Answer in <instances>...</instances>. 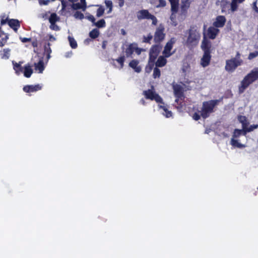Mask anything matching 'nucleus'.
<instances>
[{
	"label": "nucleus",
	"mask_w": 258,
	"mask_h": 258,
	"mask_svg": "<svg viewBox=\"0 0 258 258\" xmlns=\"http://www.w3.org/2000/svg\"><path fill=\"white\" fill-rule=\"evenodd\" d=\"M22 63V62L21 61H20L18 63L15 62V61H12V63L13 64V69L15 70L16 74L18 75H20L23 72L24 69L21 66Z\"/></svg>",
	"instance_id": "obj_21"
},
{
	"label": "nucleus",
	"mask_w": 258,
	"mask_h": 258,
	"mask_svg": "<svg viewBox=\"0 0 258 258\" xmlns=\"http://www.w3.org/2000/svg\"><path fill=\"white\" fill-rule=\"evenodd\" d=\"M184 37L186 38L184 41L185 46L190 49L196 47L201 38V34L198 27L191 25L184 32Z\"/></svg>",
	"instance_id": "obj_1"
},
{
	"label": "nucleus",
	"mask_w": 258,
	"mask_h": 258,
	"mask_svg": "<svg viewBox=\"0 0 258 258\" xmlns=\"http://www.w3.org/2000/svg\"><path fill=\"white\" fill-rule=\"evenodd\" d=\"M107 44V41H106V40H104L102 42V48L103 49H106V45Z\"/></svg>",
	"instance_id": "obj_55"
},
{
	"label": "nucleus",
	"mask_w": 258,
	"mask_h": 258,
	"mask_svg": "<svg viewBox=\"0 0 258 258\" xmlns=\"http://www.w3.org/2000/svg\"><path fill=\"white\" fill-rule=\"evenodd\" d=\"M154 63L155 61H152V59L149 58L148 64L145 68L146 72L147 73H150L153 69V68L154 66Z\"/></svg>",
	"instance_id": "obj_32"
},
{
	"label": "nucleus",
	"mask_w": 258,
	"mask_h": 258,
	"mask_svg": "<svg viewBox=\"0 0 258 258\" xmlns=\"http://www.w3.org/2000/svg\"><path fill=\"white\" fill-rule=\"evenodd\" d=\"M161 75L160 70L156 67L154 68L153 76L154 78H159Z\"/></svg>",
	"instance_id": "obj_40"
},
{
	"label": "nucleus",
	"mask_w": 258,
	"mask_h": 258,
	"mask_svg": "<svg viewBox=\"0 0 258 258\" xmlns=\"http://www.w3.org/2000/svg\"><path fill=\"white\" fill-rule=\"evenodd\" d=\"M159 107L162 108L165 111V114H164V115L166 116V117H170L172 116V112L171 111L168 110L166 106L163 105H160Z\"/></svg>",
	"instance_id": "obj_37"
},
{
	"label": "nucleus",
	"mask_w": 258,
	"mask_h": 258,
	"mask_svg": "<svg viewBox=\"0 0 258 258\" xmlns=\"http://www.w3.org/2000/svg\"><path fill=\"white\" fill-rule=\"evenodd\" d=\"M2 37H0V40H2Z\"/></svg>",
	"instance_id": "obj_64"
},
{
	"label": "nucleus",
	"mask_w": 258,
	"mask_h": 258,
	"mask_svg": "<svg viewBox=\"0 0 258 258\" xmlns=\"http://www.w3.org/2000/svg\"><path fill=\"white\" fill-rule=\"evenodd\" d=\"M233 58H235L237 60L243 61L242 59L240 58V54L239 52H237L235 57H233Z\"/></svg>",
	"instance_id": "obj_54"
},
{
	"label": "nucleus",
	"mask_w": 258,
	"mask_h": 258,
	"mask_svg": "<svg viewBox=\"0 0 258 258\" xmlns=\"http://www.w3.org/2000/svg\"><path fill=\"white\" fill-rule=\"evenodd\" d=\"M59 20V18L55 13H52L49 18V22L50 23H56L57 21H58Z\"/></svg>",
	"instance_id": "obj_31"
},
{
	"label": "nucleus",
	"mask_w": 258,
	"mask_h": 258,
	"mask_svg": "<svg viewBox=\"0 0 258 258\" xmlns=\"http://www.w3.org/2000/svg\"><path fill=\"white\" fill-rule=\"evenodd\" d=\"M35 70H38L39 73H42L44 70V62L42 59L39 60L37 63H34Z\"/></svg>",
	"instance_id": "obj_24"
},
{
	"label": "nucleus",
	"mask_w": 258,
	"mask_h": 258,
	"mask_svg": "<svg viewBox=\"0 0 258 258\" xmlns=\"http://www.w3.org/2000/svg\"><path fill=\"white\" fill-rule=\"evenodd\" d=\"M201 114H199L198 112H195L193 114L192 118L194 120L197 121L199 120L201 118Z\"/></svg>",
	"instance_id": "obj_49"
},
{
	"label": "nucleus",
	"mask_w": 258,
	"mask_h": 258,
	"mask_svg": "<svg viewBox=\"0 0 258 258\" xmlns=\"http://www.w3.org/2000/svg\"><path fill=\"white\" fill-rule=\"evenodd\" d=\"M222 100L223 98L222 97L219 99L211 100L203 102L201 111V116L204 119L208 118L211 113L214 112V108L218 105Z\"/></svg>",
	"instance_id": "obj_4"
},
{
	"label": "nucleus",
	"mask_w": 258,
	"mask_h": 258,
	"mask_svg": "<svg viewBox=\"0 0 258 258\" xmlns=\"http://www.w3.org/2000/svg\"><path fill=\"white\" fill-rule=\"evenodd\" d=\"M139 63V62L138 60L133 59L130 62L129 66L133 69L136 72L140 73L142 70V68L140 66H138Z\"/></svg>",
	"instance_id": "obj_20"
},
{
	"label": "nucleus",
	"mask_w": 258,
	"mask_h": 258,
	"mask_svg": "<svg viewBox=\"0 0 258 258\" xmlns=\"http://www.w3.org/2000/svg\"><path fill=\"white\" fill-rule=\"evenodd\" d=\"M44 53L46 54L47 59L50 57V53H51V49L50 48V43L48 42L46 43L44 46Z\"/></svg>",
	"instance_id": "obj_29"
},
{
	"label": "nucleus",
	"mask_w": 258,
	"mask_h": 258,
	"mask_svg": "<svg viewBox=\"0 0 258 258\" xmlns=\"http://www.w3.org/2000/svg\"><path fill=\"white\" fill-rule=\"evenodd\" d=\"M258 79V68H255L247 74L241 81L238 87L239 94L243 93L246 89Z\"/></svg>",
	"instance_id": "obj_3"
},
{
	"label": "nucleus",
	"mask_w": 258,
	"mask_h": 258,
	"mask_svg": "<svg viewBox=\"0 0 258 258\" xmlns=\"http://www.w3.org/2000/svg\"><path fill=\"white\" fill-rule=\"evenodd\" d=\"M252 9L257 13H258V7H257V0L253 2L252 4Z\"/></svg>",
	"instance_id": "obj_48"
},
{
	"label": "nucleus",
	"mask_w": 258,
	"mask_h": 258,
	"mask_svg": "<svg viewBox=\"0 0 258 258\" xmlns=\"http://www.w3.org/2000/svg\"><path fill=\"white\" fill-rule=\"evenodd\" d=\"M226 21V18L224 16H218L216 17L215 21L213 23V25L217 28H221L225 25Z\"/></svg>",
	"instance_id": "obj_17"
},
{
	"label": "nucleus",
	"mask_w": 258,
	"mask_h": 258,
	"mask_svg": "<svg viewBox=\"0 0 258 258\" xmlns=\"http://www.w3.org/2000/svg\"><path fill=\"white\" fill-rule=\"evenodd\" d=\"M121 34L123 35H125L126 34V32L124 30L121 29Z\"/></svg>",
	"instance_id": "obj_61"
},
{
	"label": "nucleus",
	"mask_w": 258,
	"mask_h": 258,
	"mask_svg": "<svg viewBox=\"0 0 258 258\" xmlns=\"http://www.w3.org/2000/svg\"><path fill=\"white\" fill-rule=\"evenodd\" d=\"M105 4L106 5V6L109 8L108 13H110L112 10V7H113L112 1L110 0H105Z\"/></svg>",
	"instance_id": "obj_41"
},
{
	"label": "nucleus",
	"mask_w": 258,
	"mask_h": 258,
	"mask_svg": "<svg viewBox=\"0 0 258 258\" xmlns=\"http://www.w3.org/2000/svg\"><path fill=\"white\" fill-rule=\"evenodd\" d=\"M71 7L73 10H75L82 9L83 11H84V7L80 3H72V5H71Z\"/></svg>",
	"instance_id": "obj_38"
},
{
	"label": "nucleus",
	"mask_w": 258,
	"mask_h": 258,
	"mask_svg": "<svg viewBox=\"0 0 258 258\" xmlns=\"http://www.w3.org/2000/svg\"><path fill=\"white\" fill-rule=\"evenodd\" d=\"M258 127V124H252L250 125L249 127H245L244 128V131H245L246 133H249L253 131L254 130L256 129Z\"/></svg>",
	"instance_id": "obj_39"
},
{
	"label": "nucleus",
	"mask_w": 258,
	"mask_h": 258,
	"mask_svg": "<svg viewBox=\"0 0 258 258\" xmlns=\"http://www.w3.org/2000/svg\"><path fill=\"white\" fill-rule=\"evenodd\" d=\"M49 39L50 41H54L55 40V38L53 37L52 35H50L49 36Z\"/></svg>",
	"instance_id": "obj_58"
},
{
	"label": "nucleus",
	"mask_w": 258,
	"mask_h": 258,
	"mask_svg": "<svg viewBox=\"0 0 258 258\" xmlns=\"http://www.w3.org/2000/svg\"><path fill=\"white\" fill-rule=\"evenodd\" d=\"M230 4L229 1L227 0H221V11L222 13L226 12L227 11L230 10L229 9V6H230Z\"/></svg>",
	"instance_id": "obj_22"
},
{
	"label": "nucleus",
	"mask_w": 258,
	"mask_h": 258,
	"mask_svg": "<svg viewBox=\"0 0 258 258\" xmlns=\"http://www.w3.org/2000/svg\"><path fill=\"white\" fill-rule=\"evenodd\" d=\"M23 71L24 75L26 78H30L33 73V70L30 66H26Z\"/></svg>",
	"instance_id": "obj_28"
},
{
	"label": "nucleus",
	"mask_w": 258,
	"mask_h": 258,
	"mask_svg": "<svg viewBox=\"0 0 258 258\" xmlns=\"http://www.w3.org/2000/svg\"><path fill=\"white\" fill-rule=\"evenodd\" d=\"M237 118L238 121L242 124V128H245V127L247 126L248 124L246 117L243 115H238Z\"/></svg>",
	"instance_id": "obj_27"
},
{
	"label": "nucleus",
	"mask_w": 258,
	"mask_h": 258,
	"mask_svg": "<svg viewBox=\"0 0 258 258\" xmlns=\"http://www.w3.org/2000/svg\"><path fill=\"white\" fill-rule=\"evenodd\" d=\"M168 1L171 5L170 19L172 20L175 18V15L178 11L179 0H168Z\"/></svg>",
	"instance_id": "obj_12"
},
{
	"label": "nucleus",
	"mask_w": 258,
	"mask_h": 258,
	"mask_svg": "<svg viewBox=\"0 0 258 258\" xmlns=\"http://www.w3.org/2000/svg\"><path fill=\"white\" fill-rule=\"evenodd\" d=\"M175 42V39L174 38H171L166 44L164 50L163 51V54L166 57H169L172 55L174 51L171 52V50L173 48V45Z\"/></svg>",
	"instance_id": "obj_11"
},
{
	"label": "nucleus",
	"mask_w": 258,
	"mask_h": 258,
	"mask_svg": "<svg viewBox=\"0 0 258 258\" xmlns=\"http://www.w3.org/2000/svg\"><path fill=\"white\" fill-rule=\"evenodd\" d=\"M119 1V6L120 7H123V6L124 5V0H118Z\"/></svg>",
	"instance_id": "obj_56"
},
{
	"label": "nucleus",
	"mask_w": 258,
	"mask_h": 258,
	"mask_svg": "<svg viewBox=\"0 0 258 258\" xmlns=\"http://www.w3.org/2000/svg\"><path fill=\"white\" fill-rule=\"evenodd\" d=\"M55 23H50V28L52 30L59 31L60 30V28Z\"/></svg>",
	"instance_id": "obj_45"
},
{
	"label": "nucleus",
	"mask_w": 258,
	"mask_h": 258,
	"mask_svg": "<svg viewBox=\"0 0 258 258\" xmlns=\"http://www.w3.org/2000/svg\"><path fill=\"white\" fill-rule=\"evenodd\" d=\"M192 2L194 0H181L180 14L181 15L186 16L187 15V11Z\"/></svg>",
	"instance_id": "obj_13"
},
{
	"label": "nucleus",
	"mask_w": 258,
	"mask_h": 258,
	"mask_svg": "<svg viewBox=\"0 0 258 258\" xmlns=\"http://www.w3.org/2000/svg\"><path fill=\"white\" fill-rule=\"evenodd\" d=\"M99 35V31L97 29H93L89 33V36L92 39L97 38Z\"/></svg>",
	"instance_id": "obj_30"
},
{
	"label": "nucleus",
	"mask_w": 258,
	"mask_h": 258,
	"mask_svg": "<svg viewBox=\"0 0 258 258\" xmlns=\"http://www.w3.org/2000/svg\"><path fill=\"white\" fill-rule=\"evenodd\" d=\"M7 20V19H6V20L2 19L1 20V25H4V24H6Z\"/></svg>",
	"instance_id": "obj_59"
},
{
	"label": "nucleus",
	"mask_w": 258,
	"mask_h": 258,
	"mask_svg": "<svg viewBox=\"0 0 258 258\" xmlns=\"http://www.w3.org/2000/svg\"><path fill=\"white\" fill-rule=\"evenodd\" d=\"M245 0H232L230 4V10L232 12L236 11L238 9L237 3H242Z\"/></svg>",
	"instance_id": "obj_25"
},
{
	"label": "nucleus",
	"mask_w": 258,
	"mask_h": 258,
	"mask_svg": "<svg viewBox=\"0 0 258 258\" xmlns=\"http://www.w3.org/2000/svg\"><path fill=\"white\" fill-rule=\"evenodd\" d=\"M173 89L174 95L176 98L175 101L178 102L179 99L183 95V88L180 85L176 84L173 85Z\"/></svg>",
	"instance_id": "obj_16"
},
{
	"label": "nucleus",
	"mask_w": 258,
	"mask_h": 258,
	"mask_svg": "<svg viewBox=\"0 0 258 258\" xmlns=\"http://www.w3.org/2000/svg\"><path fill=\"white\" fill-rule=\"evenodd\" d=\"M246 134L245 131H244V130L243 128L242 130L235 129L232 135V138L231 139V145L234 147L240 149L245 148L246 146L239 143L236 139L239 138L242 135L245 136Z\"/></svg>",
	"instance_id": "obj_5"
},
{
	"label": "nucleus",
	"mask_w": 258,
	"mask_h": 258,
	"mask_svg": "<svg viewBox=\"0 0 258 258\" xmlns=\"http://www.w3.org/2000/svg\"><path fill=\"white\" fill-rule=\"evenodd\" d=\"M161 48L162 47L159 43H155L152 46L149 51V58L152 59V61H155Z\"/></svg>",
	"instance_id": "obj_10"
},
{
	"label": "nucleus",
	"mask_w": 258,
	"mask_h": 258,
	"mask_svg": "<svg viewBox=\"0 0 258 258\" xmlns=\"http://www.w3.org/2000/svg\"><path fill=\"white\" fill-rule=\"evenodd\" d=\"M125 56L124 55L120 56L115 60L119 64L120 68H122L124 66V62L125 61Z\"/></svg>",
	"instance_id": "obj_35"
},
{
	"label": "nucleus",
	"mask_w": 258,
	"mask_h": 258,
	"mask_svg": "<svg viewBox=\"0 0 258 258\" xmlns=\"http://www.w3.org/2000/svg\"><path fill=\"white\" fill-rule=\"evenodd\" d=\"M167 63V60L165 56H160L157 60L156 61L155 64L157 67H163L166 65Z\"/></svg>",
	"instance_id": "obj_23"
},
{
	"label": "nucleus",
	"mask_w": 258,
	"mask_h": 258,
	"mask_svg": "<svg viewBox=\"0 0 258 258\" xmlns=\"http://www.w3.org/2000/svg\"><path fill=\"white\" fill-rule=\"evenodd\" d=\"M74 17L76 18L79 19L80 20H82L84 19V14L79 11H76L74 14Z\"/></svg>",
	"instance_id": "obj_43"
},
{
	"label": "nucleus",
	"mask_w": 258,
	"mask_h": 258,
	"mask_svg": "<svg viewBox=\"0 0 258 258\" xmlns=\"http://www.w3.org/2000/svg\"><path fill=\"white\" fill-rule=\"evenodd\" d=\"M138 20L151 19L152 21V24L156 25L157 23L156 17L149 13L147 10H142L137 12V15Z\"/></svg>",
	"instance_id": "obj_7"
},
{
	"label": "nucleus",
	"mask_w": 258,
	"mask_h": 258,
	"mask_svg": "<svg viewBox=\"0 0 258 258\" xmlns=\"http://www.w3.org/2000/svg\"><path fill=\"white\" fill-rule=\"evenodd\" d=\"M206 27V26L205 25H204V30H205Z\"/></svg>",
	"instance_id": "obj_63"
},
{
	"label": "nucleus",
	"mask_w": 258,
	"mask_h": 258,
	"mask_svg": "<svg viewBox=\"0 0 258 258\" xmlns=\"http://www.w3.org/2000/svg\"><path fill=\"white\" fill-rule=\"evenodd\" d=\"M137 45V43H132L127 46L125 50L126 57H131L134 52V46Z\"/></svg>",
	"instance_id": "obj_19"
},
{
	"label": "nucleus",
	"mask_w": 258,
	"mask_h": 258,
	"mask_svg": "<svg viewBox=\"0 0 258 258\" xmlns=\"http://www.w3.org/2000/svg\"><path fill=\"white\" fill-rule=\"evenodd\" d=\"M81 4L84 7V11H85L87 8V4L86 2V0H80Z\"/></svg>",
	"instance_id": "obj_53"
},
{
	"label": "nucleus",
	"mask_w": 258,
	"mask_h": 258,
	"mask_svg": "<svg viewBox=\"0 0 258 258\" xmlns=\"http://www.w3.org/2000/svg\"><path fill=\"white\" fill-rule=\"evenodd\" d=\"M8 23L9 26L15 32H17L20 27V22L17 19H10L8 21Z\"/></svg>",
	"instance_id": "obj_18"
},
{
	"label": "nucleus",
	"mask_w": 258,
	"mask_h": 258,
	"mask_svg": "<svg viewBox=\"0 0 258 258\" xmlns=\"http://www.w3.org/2000/svg\"><path fill=\"white\" fill-rule=\"evenodd\" d=\"M258 56V51L250 52L248 56V59L251 60Z\"/></svg>",
	"instance_id": "obj_44"
},
{
	"label": "nucleus",
	"mask_w": 258,
	"mask_h": 258,
	"mask_svg": "<svg viewBox=\"0 0 258 258\" xmlns=\"http://www.w3.org/2000/svg\"><path fill=\"white\" fill-rule=\"evenodd\" d=\"M32 45L34 47H37V46H38L37 41L36 40H35V41H33L32 42Z\"/></svg>",
	"instance_id": "obj_57"
},
{
	"label": "nucleus",
	"mask_w": 258,
	"mask_h": 258,
	"mask_svg": "<svg viewBox=\"0 0 258 258\" xmlns=\"http://www.w3.org/2000/svg\"><path fill=\"white\" fill-rule=\"evenodd\" d=\"M72 54V52H71L70 53H68L66 55V57H69L70 56V55H71Z\"/></svg>",
	"instance_id": "obj_62"
},
{
	"label": "nucleus",
	"mask_w": 258,
	"mask_h": 258,
	"mask_svg": "<svg viewBox=\"0 0 258 258\" xmlns=\"http://www.w3.org/2000/svg\"><path fill=\"white\" fill-rule=\"evenodd\" d=\"M42 86L40 84H37L35 85H28L24 86L23 90L26 93H33L36 92L39 90H41Z\"/></svg>",
	"instance_id": "obj_15"
},
{
	"label": "nucleus",
	"mask_w": 258,
	"mask_h": 258,
	"mask_svg": "<svg viewBox=\"0 0 258 258\" xmlns=\"http://www.w3.org/2000/svg\"><path fill=\"white\" fill-rule=\"evenodd\" d=\"M201 49L204 52L203 55L201 59V66L205 68L208 66L212 58V44L211 41L204 36L201 43Z\"/></svg>",
	"instance_id": "obj_2"
},
{
	"label": "nucleus",
	"mask_w": 258,
	"mask_h": 258,
	"mask_svg": "<svg viewBox=\"0 0 258 258\" xmlns=\"http://www.w3.org/2000/svg\"><path fill=\"white\" fill-rule=\"evenodd\" d=\"M20 39L21 41L23 43L30 42L31 41V38L20 37Z\"/></svg>",
	"instance_id": "obj_52"
},
{
	"label": "nucleus",
	"mask_w": 258,
	"mask_h": 258,
	"mask_svg": "<svg viewBox=\"0 0 258 258\" xmlns=\"http://www.w3.org/2000/svg\"><path fill=\"white\" fill-rule=\"evenodd\" d=\"M220 30L215 27L210 26L207 30L206 36L205 34H204V37L206 36L211 39H214L218 33H219Z\"/></svg>",
	"instance_id": "obj_14"
},
{
	"label": "nucleus",
	"mask_w": 258,
	"mask_h": 258,
	"mask_svg": "<svg viewBox=\"0 0 258 258\" xmlns=\"http://www.w3.org/2000/svg\"><path fill=\"white\" fill-rule=\"evenodd\" d=\"M104 13V9L103 7L100 6L99 8L97 10L96 16L97 17H100L102 16Z\"/></svg>",
	"instance_id": "obj_42"
},
{
	"label": "nucleus",
	"mask_w": 258,
	"mask_h": 258,
	"mask_svg": "<svg viewBox=\"0 0 258 258\" xmlns=\"http://www.w3.org/2000/svg\"><path fill=\"white\" fill-rule=\"evenodd\" d=\"M143 50V49L142 48L138 47L137 43V45L134 46V51H135L138 55H140Z\"/></svg>",
	"instance_id": "obj_47"
},
{
	"label": "nucleus",
	"mask_w": 258,
	"mask_h": 258,
	"mask_svg": "<svg viewBox=\"0 0 258 258\" xmlns=\"http://www.w3.org/2000/svg\"><path fill=\"white\" fill-rule=\"evenodd\" d=\"M152 38L153 35L151 33H149L148 34L147 36H143L142 42L143 43L151 44V41L152 39Z\"/></svg>",
	"instance_id": "obj_34"
},
{
	"label": "nucleus",
	"mask_w": 258,
	"mask_h": 258,
	"mask_svg": "<svg viewBox=\"0 0 258 258\" xmlns=\"http://www.w3.org/2000/svg\"><path fill=\"white\" fill-rule=\"evenodd\" d=\"M94 24L98 28H100L105 27L106 23L104 19H101L97 22H95Z\"/></svg>",
	"instance_id": "obj_36"
},
{
	"label": "nucleus",
	"mask_w": 258,
	"mask_h": 258,
	"mask_svg": "<svg viewBox=\"0 0 258 258\" xmlns=\"http://www.w3.org/2000/svg\"><path fill=\"white\" fill-rule=\"evenodd\" d=\"M152 88H153V87H152ZM143 94L147 99L155 100L157 103L164 104L162 98L158 94L155 92L153 89L144 91Z\"/></svg>",
	"instance_id": "obj_6"
},
{
	"label": "nucleus",
	"mask_w": 258,
	"mask_h": 258,
	"mask_svg": "<svg viewBox=\"0 0 258 258\" xmlns=\"http://www.w3.org/2000/svg\"><path fill=\"white\" fill-rule=\"evenodd\" d=\"M159 4L157 6V8L164 7L166 5V2L165 0H158Z\"/></svg>",
	"instance_id": "obj_46"
},
{
	"label": "nucleus",
	"mask_w": 258,
	"mask_h": 258,
	"mask_svg": "<svg viewBox=\"0 0 258 258\" xmlns=\"http://www.w3.org/2000/svg\"><path fill=\"white\" fill-rule=\"evenodd\" d=\"M140 102L144 105H145L146 104V102H145V100L143 98L140 100Z\"/></svg>",
	"instance_id": "obj_60"
},
{
	"label": "nucleus",
	"mask_w": 258,
	"mask_h": 258,
	"mask_svg": "<svg viewBox=\"0 0 258 258\" xmlns=\"http://www.w3.org/2000/svg\"><path fill=\"white\" fill-rule=\"evenodd\" d=\"M87 18L88 20L92 22L93 24L95 22V18L92 15H89V16H87Z\"/></svg>",
	"instance_id": "obj_51"
},
{
	"label": "nucleus",
	"mask_w": 258,
	"mask_h": 258,
	"mask_svg": "<svg viewBox=\"0 0 258 258\" xmlns=\"http://www.w3.org/2000/svg\"><path fill=\"white\" fill-rule=\"evenodd\" d=\"M235 58H231L226 61L225 69L228 72H233L243 63V61L237 60Z\"/></svg>",
	"instance_id": "obj_8"
},
{
	"label": "nucleus",
	"mask_w": 258,
	"mask_h": 258,
	"mask_svg": "<svg viewBox=\"0 0 258 258\" xmlns=\"http://www.w3.org/2000/svg\"><path fill=\"white\" fill-rule=\"evenodd\" d=\"M11 49L10 48H5L1 52V57L3 59H8L10 56Z\"/></svg>",
	"instance_id": "obj_26"
},
{
	"label": "nucleus",
	"mask_w": 258,
	"mask_h": 258,
	"mask_svg": "<svg viewBox=\"0 0 258 258\" xmlns=\"http://www.w3.org/2000/svg\"><path fill=\"white\" fill-rule=\"evenodd\" d=\"M164 30L165 29L163 26H159L156 28L154 35V41L155 43L160 44L165 39V33Z\"/></svg>",
	"instance_id": "obj_9"
},
{
	"label": "nucleus",
	"mask_w": 258,
	"mask_h": 258,
	"mask_svg": "<svg viewBox=\"0 0 258 258\" xmlns=\"http://www.w3.org/2000/svg\"><path fill=\"white\" fill-rule=\"evenodd\" d=\"M39 3L40 5H47L49 2L50 0H38Z\"/></svg>",
	"instance_id": "obj_50"
},
{
	"label": "nucleus",
	"mask_w": 258,
	"mask_h": 258,
	"mask_svg": "<svg viewBox=\"0 0 258 258\" xmlns=\"http://www.w3.org/2000/svg\"><path fill=\"white\" fill-rule=\"evenodd\" d=\"M70 45L73 49H75L77 47L78 44L75 39L71 36L68 37Z\"/></svg>",
	"instance_id": "obj_33"
}]
</instances>
